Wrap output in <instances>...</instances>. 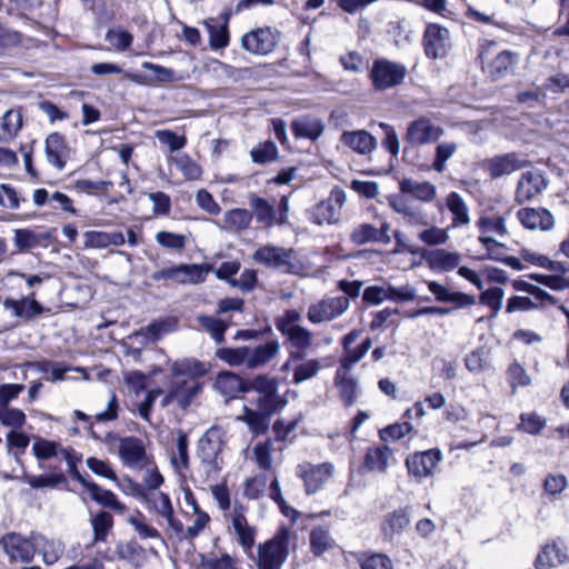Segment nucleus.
I'll return each mask as SVG.
<instances>
[{"mask_svg":"<svg viewBox=\"0 0 569 569\" xmlns=\"http://www.w3.org/2000/svg\"><path fill=\"white\" fill-rule=\"evenodd\" d=\"M281 346L279 340L271 339L266 343L253 348L241 346L237 348H220L216 351V357L230 366H243L249 370L266 367L280 353Z\"/></svg>","mask_w":569,"mask_h":569,"instance_id":"obj_1","label":"nucleus"},{"mask_svg":"<svg viewBox=\"0 0 569 569\" xmlns=\"http://www.w3.org/2000/svg\"><path fill=\"white\" fill-rule=\"evenodd\" d=\"M224 432L218 427L209 428L198 440L197 457L207 479H216L223 466L221 456Z\"/></svg>","mask_w":569,"mask_h":569,"instance_id":"obj_2","label":"nucleus"},{"mask_svg":"<svg viewBox=\"0 0 569 569\" xmlns=\"http://www.w3.org/2000/svg\"><path fill=\"white\" fill-rule=\"evenodd\" d=\"M497 46L493 40H480L478 47V58L482 69L489 77L497 81L512 74L520 60V54L511 50H502L495 58H490L492 49Z\"/></svg>","mask_w":569,"mask_h":569,"instance_id":"obj_3","label":"nucleus"},{"mask_svg":"<svg viewBox=\"0 0 569 569\" xmlns=\"http://www.w3.org/2000/svg\"><path fill=\"white\" fill-rule=\"evenodd\" d=\"M253 259L258 263L277 269L283 273L300 274L306 270L303 262L293 249L270 244L262 246L254 251Z\"/></svg>","mask_w":569,"mask_h":569,"instance_id":"obj_4","label":"nucleus"},{"mask_svg":"<svg viewBox=\"0 0 569 569\" xmlns=\"http://www.w3.org/2000/svg\"><path fill=\"white\" fill-rule=\"evenodd\" d=\"M279 381L274 377L259 375L248 385V391L257 393L256 407L267 415H273L287 405V400L278 393Z\"/></svg>","mask_w":569,"mask_h":569,"instance_id":"obj_5","label":"nucleus"},{"mask_svg":"<svg viewBox=\"0 0 569 569\" xmlns=\"http://www.w3.org/2000/svg\"><path fill=\"white\" fill-rule=\"evenodd\" d=\"M290 530L286 527L278 529L276 535L258 547L259 569H281L288 557Z\"/></svg>","mask_w":569,"mask_h":569,"instance_id":"obj_6","label":"nucleus"},{"mask_svg":"<svg viewBox=\"0 0 569 569\" xmlns=\"http://www.w3.org/2000/svg\"><path fill=\"white\" fill-rule=\"evenodd\" d=\"M42 535L32 531L28 537L17 532H8L0 539V545L11 561L30 562L37 552V543Z\"/></svg>","mask_w":569,"mask_h":569,"instance_id":"obj_7","label":"nucleus"},{"mask_svg":"<svg viewBox=\"0 0 569 569\" xmlns=\"http://www.w3.org/2000/svg\"><path fill=\"white\" fill-rule=\"evenodd\" d=\"M417 290L412 284L406 283L401 287H395L391 283L382 286H370L365 289L362 299L370 305H380L385 301L402 303L415 300Z\"/></svg>","mask_w":569,"mask_h":569,"instance_id":"obj_8","label":"nucleus"},{"mask_svg":"<svg viewBox=\"0 0 569 569\" xmlns=\"http://www.w3.org/2000/svg\"><path fill=\"white\" fill-rule=\"evenodd\" d=\"M347 200L342 189L333 188L328 198L316 204L309 212V220L318 226L333 224L340 219L341 209Z\"/></svg>","mask_w":569,"mask_h":569,"instance_id":"obj_9","label":"nucleus"},{"mask_svg":"<svg viewBox=\"0 0 569 569\" xmlns=\"http://www.w3.org/2000/svg\"><path fill=\"white\" fill-rule=\"evenodd\" d=\"M349 307L350 301L346 296H325L309 306L307 318L313 325L332 321L342 316Z\"/></svg>","mask_w":569,"mask_h":569,"instance_id":"obj_10","label":"nucleus"},{"mask_svg":"<svg viewBox=\"0 0 569 569\" xmlns=\"http://www.w3.org/2000/svg\"><path fill=\"white\" fill-rule=\"evenodd\" d=\"M407 74V68L387 59L373 61L370 70L372 84L377 90H387L399 86Z\"/></svg>","mask_w":569,"mask_h":569,"instance_id":"obj_11","label":"nucleus"},{"mask_svg":"<svg viewBox=\"0 0 569 569\" xmlns=\"http://www.w3.org/2000/svg\"><path fill=\"white\" fill-rule=\"evenodd\" d=\"M279 40L280 32L276 28H256L242 36L241 48L252 54L266 56L276 49Z\"/></svg>","mask_w":569,"mask_h":569,"instance_id":"obj_12","label":"nucleus"},{"mask_svg":"<svg viewBox=\"0 0 569 569\" xmlns=\"http://www.w3.org/2000/svg\"><path fill=\"white\" fill-rule=\"evenodd\" d=\"M445 133L442 127L428 117H419L411 121L405 134V141L411 147H422L437 142Z\"/></svg>","mask_w":569,"mask_h":569,"instance_id":"obj_13","label":"nucleus"},{"mask_svg":"<svg viewBox=\"0 0 569 569\" xmlns=\"http://www.w3.org/2000/svg\"><path fill=\"white\" fill-rule=\"evenodd\" d=\"M142 498L149 511L166 520L167 532H181V521L174 515L169 495L162 491H148Z\"/></svg>","mask_w":569,"mask_h":569,"instance_id":"obj_14","label":"nucleus"},{"mask_svg":"<svg viewBox=\"0 0 569 569\" xmlns=\"http://www.w3.org/2000/svg\"><path fill=\"white\" fill-rule=\"evenodd\" d=\"M335 467L330 462L312 465L303 462L297 466L296 475L306 487L308 495L316 493L333 476Z\"/></svg>","mask_w":569,"mask_h":569,"instance_id":"obj_15","label":"nucleus"},{"mask_svg":"<svg viewBox=\"0 0 569 569\" xmlns=\"http://www.w3.org/2000/svg\"><path fill=\"white\" fill-rule=\"evenodd\" d=\"M442 455L438 449H430L410 455L406 460V466L410 476L417 481L433 476Z\"/></svg>","mask_w":569,"mask_h":569,"instance_id":"obj_16","label":"nucleus"},{"mask_svg":"<svg viewBox=\"0 0 569 569\" xmlns=\"http://www.w3.org/2000/svg\"><path fill=\"white\" fill-rule=\"evenodd\" d=\"M246 512L247 508L243 505L234 502L226 518L230 521L239 545L244 552H250L256 540V529L248 523Z\"/></svg>","mask_w":569,"mask_h":569,"instance_id":"obj_17","label":"nucleus"},{"mask_svg":"<svg viewBox=\"0 0 569 569\" xmlns=\"http://www.w3.org/2000/svg\"><path fill=\"white\" fill-rule=\"evenodd\" d=\"M118 455L123 466L141 469L148 463V456L141 439L136 437L119 438Z\"/></svg>","mask_w":569,"mask_h":569,"instance_id":"obj_18","label":"nucleus"},{"mask_svg":"<svg viewBox=\"0 0 569 569\" xmlns=\"http://www.w3.org/2000/svg\"><path fill=\"white\" fill-rule=\"evenodd\" d=\"M201 386L197 380L184 379L173 381L168 393L162 399V407L177 402L181 409H187L192 399L198 395Z\"/></svg>","mask_w":569,"mask_h":569,"instance_id":"obj_19","label":"nucleus"},{"mask_svg":"<svg viewBox=\"0 0 569 569\" xmlns=\"http://www.w3.org/2000/svg\"><path fill=\"white\" fill-rule=\"evenodd\" d=\"M548 181L539 170H530L521 174L516 189V200L520 203L530 201L541 193Z\"/></svg>","mask_w":569,"mask_h":569,"instance_id":"obj_20","label":"nucleus"},{"mask_svg":"<svg viewBox=\"0 0 569 569\" xmlns=\"http://www.w3.org/2000/svg\"><path fill=\"white\" fill-rule=\"evenodd\" d=\"M47 161L61 171L70 159L71 150L64 137L58 132L50 133L44 141Z\"/></svg>","mask_w":569,"mask_h":569,"instance_id":"obj_21","label":"nucleus"},{"mask_svg":"<svg viewBox=\"0 0 569 569\" xmlns=\"http://www.w3.org/2000/svg\"><path fill=\"white\" fill-rule=\"evenodd\" d=\"M449 30L438 24H429L423 34V46L427 57L441 58L449 47Z\"/></svg>","mask_w":569,"mask_h":569,"instance_id":"obj_22","label":"nucleus"},{"mask_svg":"<svg viewBox=\"0 0 569 569\" xmlns=\"http://www.w3.org/2000/svg\"><path fill=\"white\" fill-rule=\"evenodd\" d=\"M422 258L431 270L440 272H449L457 269L462 260L461 253L446 249L426 250L422 253Z\"/></svg>","mask_w":569,"mask_h":569,"instance_id":"obj_23","label":"nucleus"},{"mask_svg":"<svg viewBox=\"0 0 569 569\" xmlns=\"http://www.w3.org/2000/svg\"><path fill=\"white\" fill-rule=\"evenodd\" d=\"M520 223L528 230L548 231L555 226V218L545 208H523L517 212Z\"/></svg>","mask_w":569,"mask_h":569,"instance_id":"obj_24","label":"nucleus"},{"mask_svg":"<svg viewBox=\"0 0 569 569\" xmlns=\"http://www.w3.org/2000/svg\"><path fill=\"white\" fill-rule=\"evenodd\" d=\"M340 142L362 156L371 153L377 147L376 138L366 130L343 131Z\"/></svg>","mask_w":569,"mask_h":569,"instance_id":"obj_25","label":"nucleus"},{"mask_svg":"<svg viewBox=\"0 0 569 569\" xmlns=\"http://www.w3.org/2000/svg\"><path fill=\"white\" fill-rule=\"evenodd\" d=\"M248 204L250 212L256 221L266 228H270L277 223V210L273 203H270L267 199L261 198L254 193H250L248 197Z\"/></svg>","mask_w":569,"mask_h":569,"instance_id":"obj_26","label":"nucleus"},{"mask_svg":"<svg viewBox=\"0 0 569 569\" xmlns=\"http://www.w3.org/2000/svg\"><path fill=\"white\" fill-rule=\"evenodd\" d=\"M446 207L451 213L450 229L463 228L470 224V209L461 194L451 191L446 197Z\"/></svg>","mask_w":569,"mask_h":569,"instance_id":"obj_27","label":"nucleus"},{"mask_svg":"<svg viewBox=\"0 0 569 569\" xmlns=\"http://www.w3.org/2000/svg\"><path fill=\"white\" fill-rule=\"evenodd\" d=\"M3 307L11 310L14 317L21 318L26 321L32 320L37 316L44 312V308L32 297L16 299H6Z\"/></svg>","mask_w":569,"mask_h":569,"instance_id":"obj_28","label":"nucleus"},{"mask_svg":"<svg viewBox=\"0 0 569 569\" xmlns=\"http://www.w3.org/2000/svg\"><path fill=\"white\" fill-rule=\"evenodd\" d=\"M526 166V161L520 159L517 153H507L497 156L488 161V170L492 178H500L520 170Z\"/></svg>","mask_w":569,"mask_h":569,"instance_id":"obj_29","label":"nucleus"},{"mask_svg":"<svg viewBox=\"0 0 569 569\" xmlns=\"http://www.w3.org/2000/svg\"><path fill=\"white\" fill-rule=\"evenodd\" d=\"M399 190L403 194H411L415 199L422 202H431L437 197V188L429 181H418L411 178H405L399 182Z\"/></svg>","mask_w":569,"mask_h":569,"instance_id":"obj_30","label":"nucleus"},{"mask_svg":"<svg viewBox=\"0 0 569 569\" xmlns=\"http://www.w3.org/2000/svg\"><path fill=\"white\" fill-rule=\"evenodd\" d=\"M291 346L296 349L290 351V360L299 361L306 357V351L313 347V333L305 328L299 327L284 335Z\"/></svg>","mask_w":569,"mask_h":569,"instance_id":"obj_31","label":"nucleus"},{"mask_svg":"<svg viewBox=\"0 0 569 569\" xmlns=\"http://www.w3.org/2000/svg\"><path fill=\"white\" fill-rule=\"evenodd\" d=\"M335 383L342 403L346 407L355 405L358 398V382L353 377L348 375V370L338 369Z\"/></svg>","mask_w":569,"mask_h":569,"instance_id":"obj_32","label":"nucleus"},{"mask_svg":"<svg viewBox=\"0 0 569 569\" xmlns=\"http://www.w3.org/2000/svg\"><path fill=\"white\" fill-rule=\"evenodd\" d=\"M568 560L567 551L557 543L546 545L538 553L535 568L551 569Z\"/></svg>","mask_w":569,"mask_h":569,"instance_id":"obj_33","label":"nucleus"},{"mask_svg":"<svg viewBox=\"0 0 569 569\" xmlns=\"http://www.w3.org/2000/svg\"><path fill=\"white\" fill-rule=\"evenodd\" d=\"M201 569H241L239 560L222 550H212L200 555Z\"/></svg>","mask_w":569,"mask_h":569,"instance_id":"obj_34","label":"nucleus"},{"mask_svg":"<svg viewBox=\"0 0 569 569\" xmlns=\"http://www.w3.org/2000/svg\"><path fill=\"white\" fill-rule=\"evenodd\" d=\"M291 130L296 138L317 140L325 131V124L317 118L305 117L291 123Z\"/></svg>","mask_w":569,"mask_h":569,"instance_id":"obj_35","label":"nucleus"},{"mask_svg":"<svg viewBox=\"0 0 569 569\" xmlns=\"http://www.w3.org/2000/svg\"><path fill=\"white\" fill-rule=\"evenodd\" d=\"M476 227L480 236H491L493 238L495 236L500 238L508 236L506 219L500 214H483L477 220Z\"/></svg>","mask_w":569,"mask_h":569,"instance_id":"obj_36","label":"nucleus"},{"mask_svg":"<svg viewBox=\"0 0 569 569\" xmlns=\"http://www.w3.org/2000/svg\"><path fill=\"white\" fill-rule=\"evenodd\" d=\"M211 270L212 267L210 264H179L177 266V283H202Z\"/></svg>","mask_w":569,"mask_h":569,"instance_id":"obj_37","label":"nucleus"},{"mask_svg":"<svg viewBox=\"0 0 569 569\" xmlns=\"http://www.w3.org/2000/svg\"><path fill=\"white\" fill-rule=\"evenodd\" d=\"M73 450L71 447H62L60 442L51 441L43 438H36L32 445V452L39 460H49L61 456L64 459V451Z\"/></svg>","mask_w":569,"mask_h":569,"instance_id":"obj_38","label":"nucleus"},{"mask_svg":"<svg viewBox=\"0 0 569 569\" xmlns=\"http://www.w3.org/2000/svg\"><path fill=\"white\" fill-rule=\"evenodd\" d=\"M216 389L228 398H233L240 392L248 391L242 379L232 372H223L217 377Z\"/></svg>","mask_w":569,"mask_h":569,"instance_id":"obj_39","label":"nucleus"},{"mask_svg":"<svg viewBox=\"0 0 569 569\" xmlns=\"http://www.w3.org/2000/svg\"><path fill=\"white\" fill-rule=\"evenodd\" d=\"M170 371L174 377H186V379L193 380L207 373L206 366L197 359L173 361L170 366Z\"/></svg>","mask_w":569,"mask_h":569,"instance_id":"obj_40","label":"nucleus"},{"mask_svg":"<svg viewBox=\"0 0 569 569\" xmlns=\"http://www.w3.org/2000/svg\"><path fill=\"white\" fill-rule=\"evenodd\" d=\"M391 453V449L387 446L369 448L365 456L363 467L369 471L385 472Z\"/></svg>","mask_w":569,"mask_h":569,"instance_id":"obj_41","label":"nucleus"},{"mask_svg":"<svg viewBox=\"0 0 569 569\" xmlns=\"http://www.w3.org/2000/svg\"><path fill=\"white\" fill-rule=\"evenodd\" d=\"M272 415H267L263 410L258 408L257 410H253L244 407L243 415L238 417V419L243 421L253 435H261L268 430L269 418Z\"/></svg>","mask_w":569,"mask_h":569,"instance_id":"obj_42","label":"nucleus"},{"mask_svg":"<svg viewBox=\"0 0 569 569\" xmlns=\"http://www.w3.org/2000/svg\"><path fill=\"white\" fill-rule=\"evenodd\" d=\"M189 441L186 433L180 432L177 438L176 449L170 455V463L174 471L182 475L189 468Z\"/></svg>","mask_w":569,"mask_h":569,"instance_id":"obj_43","label":"nucleus"},{"mask_svg":"<svg viewBox=\"0 0 569 569\" xmlns=\"http://www.w3.org/2000/svg\"><path fill=\"white\" fill-rule=\"evenodd\" d=\"M90 523L93 531L92 543L106 542L113 528V517L107 511H99L91 517Z\"/></svg>","mask_w":569,"mask_h":569,"instance_id":"obj_44","label":"nucleus"},{"mask_svg":"<svg viewBox=\"0 0 569 569\" xmlns=\"http://www.w3.org/2000/svg\"><path fill=\"white\" fill-rule=\"evenodd\" d=\"M22 126V114L19 110L10 109L1 118L0 140L8 141L14 138Z\"/></svg>","mask_w":569,"mask_h":569,"instance_id":"obj_45","label":"nucleus"},{"mask_svg":"<svg viewBox=\"0 0 569 569\" xmlns=\"http://www.w3.org/2000/svg\"><path fill=\"white\" fill-rule=\"evenodd\" d=\"M88 491L90 493V498L97 503L106 508L113 509L120 513L126 511V506L118 500L117 496L112 491L103 489L97 483L90 485V489Z\"/></svg>","mask_w":569,"mask_h":569,"instance_id":"obj_46","label":"nucleus"},{"mask_svg":"<svg viewBox=\"0 0 569 569\" xmlns=\"http://www.w3.org/2000/svg\"><path fill=\"white\" fill-rule=\"evenodd\" d=\"M194 516L192 525L184 528L181 522V532H168L169 537H176L179 540H192L198 537L210 522L207 512H198Z\"/></svg>","mask_w":569,"mask_h":569,"instance_id":"obj_47","label":"nucleus"},{"mask_svg":"<svg viewBox=\"0 0 569 569\" xmlns=\"http://www.w3.org/2000/svg\"><path fill=\"white\" fill-rule=\"evenodd\" d=\"M449 230V227L440 228L428 222V226L417 233V238L427 246L437 247L447 243L450 238Z\"/></svg>","mask_w":569,"mask_h":569,"instance_id":"obj_48","label":"nucleus"},{"mask_svg":"<svg viewBox=\"0 0 569 569\" xmlns=\"http://www.w3.org/2000/svg\"><path fill=\"white\" fill-rule=\"evenodd\" d=\"M300 362L295 367L292 383L300 385L318 376L322 369V363L318 359L299 360Z\"/></svg>","mask_w":569,"mask_h":569,"instance_id":"obj_49","label":"nucleus"},{"mask_svg":"<svg viewBox=\"0 0 569 569\" xmlns=\"http://www.w3.org/2000/svg\"><path fill=\"white\" fill-rule=\"evenodd\" d=\"M458 150V144L452 141H442L435 148L432 169L439 173L447 169V162Z\"/></svg>","mask_w":569,"mask_h":569,"instance_id":"obj_50","label":"nucleus"},{"mask_svg":"<svg viewBox=\"0 0 569 569\" xmlns=\"http://www.w3.org/2000/svg\"><path fill=\"white\" fill-rule=\"evenodd\" d=\"M310 547L316 556H321L335 547V540L331 538L328 529L317 527L310 532Z\"/></svg>","mask_w":569,"mask_h":569,"instance_id":"obj_51","label":"nucleus"},{"mask_svg":"<svg viewBox=\"0 0 569 569\" xmlns=\"http://www.w3.org/2000/svg\"><path fill=\"white\" fill-rule=\"evenodd\" d=\"M198 325L208 331L216 343H222L224 341V332L227 330V325L212 316H198L197 317Z\"/></svg>","mask_w":569,"mask_h":569,"instance_id":"obj_52","label":"nucleus"},{"mask_svg":"<svg viewBox=\"0 0 569 569\" xmlns=\"http://www.w3.org/2000/svg\"><path fill=\"white\" fill-rule=\"evenodd\" d=\"M37 552H40L42 561L50 566L60 559L63 553V546L60 541L49 540L42 535V541L37 543Z\"/></svg>","mask_w":569,"mask_h":569,"instance_id":"obj_53","label":"nucleus"},{"mask_svg":"<svg viewBox=\"0 0 569 569\" xmlns=\"http://www.w3.org/2000/svg\"><path fill=\"white\" fill-rule=\"evenodd\" d=\"M49 234L36 233L29 229H20L14 232V244L19 250H30L48 240Z\"/></svg>","mask_w":569,"mask_h":569,"instance_id":"obj_54","label":"nucleus"},{"mask_svg":"<svg viewBox=\"0 0 569 569\" xmlns=\"http://www.w3.org/2000/svg\"><path fill=\"white\" fill-rule=\"evenodd\" d=\"M276 451L271 440L257 443L252 449L253 459L257 466L263 470L272 469V453Z\"/></svg>","mask_w":569,"mask_h":569,"instance_id":"obj_55","label":"nucleus"},{"mask_svg":"<svg viewBox=\"0 0 569 569\" xmlns=\"http://www.w3.org/2000/svg\"><path fill=\"white\" fill-rule=\"evenodd\" d=\"M371 339L366 338L356 348H349L345 351V355L340 361V368L343 370H350L357 362H359L370 350Z\"/></svg>","mask_w":569,"mask_h":569,"instance_id":"obj_56","label":"nucleus"},{"mask_svg":"<svg viewBox=\"0 0 569 569\" xmlns=\"http://www.w3.org/2000/svg\"><path fill=\"white\" fill-rule=\"evenodd\" d=\"M252 220V214L247 209H232L224 213L223 222L227 228L234 230H243L249 227Z\"/></svg>","mask_w":569,"mask_h":569,"instance_id":"obj_57","label":"nucleus"},{"mask_svg":"<svg viewBox=\"0 0 569 569\" xmlns=\"http://www.w3.org/2000/svg\"><path fill=\"white\" fill-rule=\"evenodd\" d=\"M209 31V44L212 50H220L229 44L228 17L220 26L206 23Z\"/></svg>","mask_w":569,"mask_h":569,"instance_id":"obj_58","label":"nucleus"},{"mask_svg":"<svg viewBox=\"0 0 569 569\" xmlns=\"http://www.w3.org/2000/svg\"><path fill=\"white\" fill-rule=\"evenodd\" d=\"M478 241L486 249L487 257L490 260L502 262L508 257V248L491 236H479Z\"/></svg>","mask_w":569,"mask_h":569,"instance_id":"obj_59","label":"nucleus"},{"mask_svg":"<svg viewBox=\"0 0 569 569\" xmlns=\"http://www.w3.org/2000/svg\"><path fill=\"white\" fill-rule=\"evenodd\" d=\"M350 239L353 243L359 246L368 242L379 241L380 231L370 223H361L352 230Z\"/></svg>","mask_w":569,"mask_h":569,"instance_id":"obj_60","label":"nucleus"},{"mask_svg":"<svg viewBox=\"0 0 569 569\" xmlns=\"http://www.w3.org/2000/svg\"><path fill=\"white\" fill-rule=\"evenodd\" d=\"M278 148L271 140L259 143L250 151L251 159L254 163H267L277 158Z\"/></svg>","mask_w":569,"mask_h":569,"instance_id":"obj_61","label":"nucleus"},{"mask_svg":"<svg viewBox=\"0 0 569 569\" xmlns=\"http://www.w3.org/2000/svg\"><path fill=\"white\" fill-rule=\"evenodd\" d=\"M507 377L512 389V393L516 392L518 387H528L531 385V378L527 370L518 362H513L508 367Z\"/></svg>","mask_w":569,"mask_h":569,"instance_id":"obj_62","label":"nucleus"},{"mask_svg":"<svg viewBox=\"0 0 569 569\" xmlns=\"http://www.w3.org/2000/svg\"><path fill=\"white\" fill-rule=\"evenodd\" d=\"M0 422L12 429H20L26 422V415L20 409L3 406L0 407Z\"/></svg>","mask_w":569,"mask_h":569,"instance_id":"obj_63","label":"nucleus"},{"mask_svg":"<svg viewBox=\"0 0 569 569\" xmlns=\"http://www.w3.org/2000/svg\"><path fill=\"white\" fill-rule=\"evenodd\" d=\"M359 563L361 569H393L391 559L383 553L363 555Z\"/></svg>","mask_w":569,"mask_h":569,"instance_id":"obj_64","label":"nucleus"}]
</instances>
